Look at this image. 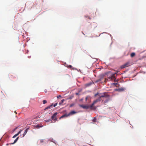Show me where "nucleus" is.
<instances>
[{
    "label": "nucleus",
    "mask_w": 146,
    "mask_h": 146,
    "mask_svg": "<svg viewBox=\"0 0 146 146\" xmlns=\"http://www.w3.org/2000/svg\"><path fill=\"white\" fill-rule=\"evenodd\" d=\"M101 99L100 98H99L98 99H97L96 100H94L92 104L90 106V108L91 109H96V108H94L93 107L94 105L96 104V103L98 102H100L101 101Z\"/></svg>",
    "instance_id": "obj_1"
},
{
    "label": "nucleus",
    "mask_w": 146,
    "mask_h": 146,
    "mask_svg": "<svg viewBox=\"0 0 146 146\" xmlns=\"http://www.w3.org/2000/svg\"><path fill=\"white\" fill-rule=\"evenodd\" d=\"M76 113V112L74 111H71L68 114H65L62 116L60 118V119L61 118H63L64 117H67L70 115H72L73 114H74L75 113Z\"/></svg>",
    "instance_id": "obj_2"
},
{
    "label": "nucleus",
    "mask_w": 146,
    "mask_h": 146,
    "mask_svg": "<svg viewBox=\"0 0 146 146\" xmlns=\"http://www.w3.org/2000/svg\"><path fill=\"white\" fill-rule=\"evenodd\" d=\"M58 113L57 112H56L54 113L53 115L51 117V119L52 120L55 121H57V118L56 117V115Z\"/></svg>",
    "instance_id": "obj_3"
},
{
    "label": "nucleus",
    "mask_w": 146,
    "mask_h": 146,
    "mask_svg": "<svg viewBox=\"0 0 146 146\" xmlns=\"http://www.w3.org/2000/svg\"><path fill=\"white\" fill-rule=\"evenodd\" d=\"M80 107L84 109H88L90 108V106L88 105H80Z\"/></svg>",
    "instance_id": "obj_4"
},
{
    "label": "nucleus",
    "mask_w": 146,
    "mask_h": 146,
    "mask_svg": "<svg viewBox=\"0 0 146 146\" xmlns=\"http://www.w3.org/2000/svg\"><path fill=\"white\" fill-rule=\"evenodd\" d=\"M90 96H86V98L85 99L86 101H88V102H90Z\"/></svg>",
    "instance_id": "obj_5"
},
{
    "label": "nucleus",
    "mask_w": 146,
    "mask_h": 146,
    "mask_svg": "<svg viewBox=\"0 0 146 146\" xmlns=\"http://www.w3.org/2000/svg\"><path fill=\"white\" fill-rule=\"evenodd\" d=\"M109 79H111V80H115V79L114 74H113L109 78Z\"/></svg>",
    "instance_id": "obj_6"
},
{
    "label": "nucleus",
    "mask_w": 146,
    "mask_h": 146,
    "mask_svg": "<svg viewBox=\"0 0 146 146\" xmlns=\"http://www.w3.org/2000/svg\"><path fill=\"white\" fill-rule=\"evenodd\" d=\"M107 95L106 94V93H104L103 94H102V95H99V97L101 99V98L104 97H107Z\"/></svg>",
    "instance_id": "obj_7"
},
{
    "label": "nucleus",
    "mask_w": 146,
    "mask_h": 146,
    "mask_svg": "<svg viewBox=\"0 0 146 146\" xmlns=\"http://www.w3.org/2000/svg\"><path fill=\"white\" fill-rule=\"evenodd\" d=\"M53 106V104H52L47 107H46L44 109V110H46L50 109L51 107H52Z\"/></svg>",
    "instance_id": "obj_8"
},
{
    "label": "nucleus",
    "mask_w": 146,
    "mask_h": 146,
    "mask_svg": "<svg viewBox=\"0 0 146 146\" xmlns=\"http://www.w3.org/2000/svg\"><path fill=\"white\" fill-rule=\"evenodd\" d=\"M28 129L29 128H28L25 130V132L23 134V137H24L25 136V135L27 133V132L28 131Z\"/></svg>",
    "instance_id": "obj_9"
},
{
    "label": "nucleus",
    "mask_w": 146,
    "mask_h": 146,
    "mask_svg": "<svg viewBox=\"0 0 146 146\" xmlns=\"http://www.w3.org/2000/svg\"><path fill=\"white\" fill-rule=\"evenodd\" d=\"M43 127V125H40L39 124L36 125L34 126L35 127L40 128Z\"/></svg>",
    "instance_id": "obj_10"
},
{
    "label": "nucleus",
    "mask_w": 146,
    "mask_h": 146,
    "mask_svg": "<svg viewBox=\"0 0 146 146\" xmlns=\"http://www.w3.org/2000/svg\"><path fill=\"white\" fill-rule=\"evenodd\" d=\"M119 92H121L124 91L125 89L123 88H121L118 89Z\"/></svg>",
    "instance_id": "obj_11"
},
{
    "label": "nucleus",
    "mask_w": 146,
    "mask_h": 146,
    "mask_svg": "<svg viewBox=\"0 0 146 146\" xmlns=\"http://www.w3.org/2000/svg\"><path fill=\"white\" fill-rule=\"evenodd\" d=\"M19 138V137H18L15 140V141H14L13 143H11L10 144H14L15 143H16L17 142V141L18 139Z\"/></svg>",
    "instance_id": "obj_12"
},
{
    "label": "nucleus",
    "mask_w": 146,
    "mask_h": 146,
    "mask_svg": "<svg viewBox=\"0 0 146 146\" xmlns=\"http://www.w3.org/2000/svg\"><path fill=\"white\" fill-rule=\"evenodd\" d=\"M135 55V52H132L130 54V56L131 57H133Z\"/></svg>",
    "instance_id": "obj_13"
},
{
    "label": "nucleus",
    "mask_w": 146,
    "mask_h": 146,
    "mask_svg": "<svg viewBox=\"0 0 146 146\" xmlns=\"http://www.w3.org/2000/svg\"><path fill=\"white\" fill-rule=\"evenodd\" d=\"M127 67L126 64L125 63L124 64L121 66V69H123L125 68L126 67Z\"/></svg>",
    "instance_id": "obj_14"
},
{
    "label": "nucleus",
    "mask_w": 146,
    "mask_h": 146,
    "mask_svg": "<svg viewBox=\"0 0 146 146\" xmlns=\"http://www.w3.org/2000/svg\"><path fill=\"white\" fill-rule=\"evenodd\" d=\"M127 66H130L131 65V63L129 62H128L125 63Z\"/></svg>",
    "instance_id": "obj_15"
},
{
    "label": "nucleus",
    "mask_w": 146,
    "mask_h": 146,
    "mask_svg": "<svg viewBox=\"0 0 146 146\" xmlns=\"http://www.w3.org/2000/svg\"><path fill=\"white\" fill-rule=\"evenodd\" d=\"M92 121L94 122H96L97 121L96 118L95 117H94V118L92 119Z\"/></svg>",
    "instance_id": "obj_16"
},
{
    "label": "nucleus",
    "mask_w": 146,
    "mask_h": 146,
    "mask_svg": "<svg viewBox=\"0 0 146 146\" xmlns=\"http://www.w3.org/2000/svg\"><path fill=\"white\" fill-rule=\"evenodd\" d=\"M64 101L65 100L64 99H62V100H61V102L59 103V104L60 105H61V104H62L63 103Z\"/></svg>",
    "instance_id": "obj_17"
},
{
    "label": "nucleus",
    "mask_w": 146,
    "mask_h": 146,
    "mask_svg": "<svg viewBox=\"0 0 146 146\" xmlns=\"http://www.w3.org/2000/svg\"><path fill=\"white\" fill-rule=\"evenodd\" d=\"M46 102H47V101L45 100H44L43 101V104H45L46 103Z\"/></svg>",
    "instance_id": "obj_18"
},
{
    "label": "nucleus",
    "mask_w": 146,
    "mask_h": 146,
    "mask_svg": "<svg viewBox=\"0 0 146 146\" xmlns=\"http://www.w3.org/2000/svg\"><path fill=\"white\" fill-rule=\"evenodd\" d=\"M19 135L17 133L16 134H15V135H14L13 137V138H15V137H16V136H18Z\"/></svg>",
    "instance_id": "obj_19"
},
{
    "label": "nucleus",
    "mask_w": 146,
    "mask_h": 146,
    "mask_svg": "<svg viewBox=\"0 0 146 146\" xmlns=\"http://www.w3.org/2000/svg\"><path fill=\"white\" fill-rule=\"evenodd\" d=\"M68 67L70 68H71L72 67V66L71 65H69L68 66Z\"/></svg>",
    "instance_id": "obj_20"
},
{
    "label": "nucleus",
    "mask_w": 146,
    "mask_h": 146,
    "mask_svg": "<svg viewBox=\"0 0 146 146\" xmlns=\"http://www.w3.org/2000/svg\"><path fill=\"white\" fill-rule=\"evenodd\" d=\"M74 105V104H70V107H72Z\"/></svg>",
    "instance_id": "obj_21"
},
{
    "label": "nucleus",
    "mask_w": 146,
    "mask_h": 146,
    "mask_svg": "<svg viewBox=\"0 0 146 146\" xmlns=\"http://www.w3.org/2000/svg\"><path fill=\"white\" fill-rule=\"evenodd\" d=\"M57 105V103H55L54 105H53V107H55Z\"/></svg>",
    "instance_id": "obj_22"
},
{
    "label": "nucleus",
    "mask_w": 146,
    "mask_h": 146,
    "mask_svg": "<svg viewBox=\"0 0 146 146\" xmlns=\"http://www.w3.org/2000/svg\"><path fill=\"white\" fill-rule=\"evenodd\" d=\"M99 95V93L98 92L97 93H96V94H95V97H96V96L97 95Z\"/></svg>",
    "instance_id": "obj_23"
},
{
    "label": "nucleus",
    "mask_w": 146,
    "mask_h": 146,
    "mask_svg": "<svg viewBox=\"0 0 146 146\" xmlns=\"http://www.w3.org/2000/svg\"><path fill=\"white\" fill-rule=\"evenodd\" d=\"M22 130H20L19 131L17 134H18V135H19L21 132Z\"/></svg>",
    "instance_id": "obj_24"
},
{
    "label": "nucleus",
    "mask_w": 146,
    "mask_h": 146,
    "mask_svg": "<svg viewBox=\"0 0 146 146\" xmlns=\"http://www.w3.org/2000/svg\"><path fill=\"white\" fill-rule=\"evenodd\" d=\"M91 83H89V84H86V85H87V86H89L90 85H91Z\"/></svg>",
    "instance_id": "obj_25"
},
{
    "label": "nucleus",
    "mask_w": 146,
    "mask_h": 146,
    "mask_svg": "<svg viewBox=\"0 0 146 146\" xmlns=\"http://www.w3.org/2000/svg\"><path fill=\"white\" fill-rule=\"evenodd\" d=\"M51 120H50V119H48V120H46V122H49V121H51Z\"/></svg>",
    "instance_id": "obj_26"
},
{
    "label": "nucleus",
    "mask_w": 146,
    "mask_h": 146,
    "mask_svg": "<svg viewBox=\"0 0 146 146\" xmlns=\"http://www.w3.org/2000/svg\"><path fill=\"white\" fill-rule=\"evenodd\" d=\"M61 97V96L60 95H58V96H57V98H59V97Z\"/></svg>",
    "instance_id": "obj_27"
},
{
    "label": "nucleus",
    "mask_w": 146,
    "mask_h": 146,
    "mask_svg": "<svg viewBox=\"0 0 146 146\" xmlns=\"http://www.w3.org/2000/svg\"><path fill=\"white\" fill-rule=\"evenodd\" d=\"M40 142H41V143L43 142V140H42V139L41 140H40Z\"/></svg>",
    "instance_id": "obj_28"
},
{
    "label": "nucleus",
    "mask_w": 146,
    "mask_h": 146,
    "mask_svg": "<svg viewBox=\"0 0 146 146\" xmlns=\"http://www.w3.org/2000/svg\"><path fill=\"white\" fill-rule=\"evenodd\" d=\"M117 83H113V84H115V85H117Z\"/></svg>",
    "instance_id": "obj_29"
},
{
    "label": "nucleus",
    "mask_w": 146,
    "mask_h": 146,
    "mask_svg": "<svg viewBox=\"0 0 146 146\" xmlns=\"http://www.w3.org/2000/svg\"><path fill=\"white\" fill-rule=\"evenodd\" d=\"M115 91H119V90H118V89H115Z\"/></svg>",
    "instance_id": "obj_30"
},
{
    "label": "nucleus",
    "mask_w": 146,
    "mask_h": 146,
    "mask_svg": "<svg viewBox=\"0 0 146 146\" xmlns=\"http://www.w3.org/2000/svg\"><path fill=\"white\" fill-rule=\"evenodd\" d=\"M78 93H76V94L77 95H78Z\"/></svg>",
    "instance_id": "obj_31"
},
{
    "label": "nucleus",
    "mask_w": 146,
    "mask_h": 146,
    "mask_svg": "<svg viewBox=\"0 0 146 146\" xmlns=\"http://www.w3.org/2000/svg\"><path fill=\"white\" fill-rule=\"evenodd\" d=\"M17 127H16L15 129V130H16V129H17Z\"/></svg>",
    "instance_id": "obj_32"
},
{
    "label": "nucleus",
    "mask_w": 146,
    "mask_h": 146,
    "mask_svg": "<svg viewBox=\"0 0 146 146\" xmlns=\"http://www.w3.org/2000/svg\"><path fill=\"white\" fill-rule=\"evenodd\" d=\"M45 92H46V91H45Z\"/></svg>",
    "instance_id": "obj_33"
},
{
    "label": "nucleus",
    "mask_w": 146,
    "mask_h": 146,
    "mask_svg": "<svg viewBox=\"0 0 146 146\" xmlns=\"http://www.w3.org/2000/svg\"><path fill=\"white\" fill-rule=\"evenodd\" d=\"M31 56H29V57H28L29 58H30Z\"/></svg>",
    "instance_id": "obj_34"
},
{
    "label": "nucleus",
    "mask_w": 146,
    "mask_h": 146,
    "mask_svg": "<svg viewBox=\"0 0 146 146\" xmlns=\"http://www.w3.org/2000/svg\"><path fill=\"white\" fill-rule=\"evenodd\" d=\"M31 56H29V57H28L29 58H30Z\"/></svg>",
    "instance_id": "obj_35"
}]
</instances>
